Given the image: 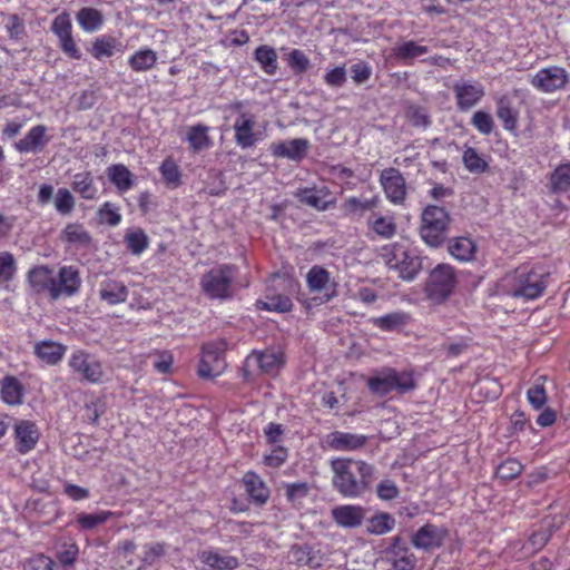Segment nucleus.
Instances as JSON below:
<instances>
[{"label": "nucleus", "instance_id": "f257e3e1", "mask_svg": "<svg viewBox=\"0 0 570 570\" xmlns=\"http://www.w3.org/2000/svg\"><path fill=\"white\" fill-rule=\"evenodd\" d=\"M333 485L345 498H358L371 487L375 469L372 464L348 458L331 460Z\"/></svg>", "mask_w": 570, "mask_h": 570}, {"label": "nucleus", "instance_id": "f03ea898", "mask_svg": "<svg viewBox=\"0 0 570 570\" xmlns=\"http://www.w3.org/2000/svg\"><path fill=\"white\" fill-rule=\"evenodd\" d=\"M549 273L541 266L521 265L504 278L507 293L512 297L535 299L547 288Z\"/></svg>", "mask_w": 570, "mask_h": 570}, {"label": "nucleus", "instance_id": "7ed1b4c3", "mask_svg": "<svg viewBox=\"0 0 570 570\" xmlns=\"http://www.w3.org/2000/svg\"><path fill=\"white\" fill-rule=\"evenodd\" d=\"M380 258L385 266L405 281H413L422 269V259L404 243H391L381 247Z\"/></svg>", "mask_w": 570, "mask_h": 570}, {"label": "nucleus", "instance_id": "20e7f679", "mask_svg": "<svg viewBox=\"0 0 570 570\" xmlns=\"http://www.w3.org/2000/svg\"><path fill=\"white\" fill-rule=\"evenodd\" d=\"M420 235L423 242L430 247L441 246L449 230L450 215L440 206L429 205L421 215Z\"/></svg>", "mask_w": 570, "mask_h": 570}, {"label": "nucleus", "instance_id": "39448f33", "mask_svg": "<svg viewBox=\"0 0 570 570\" xmlns=\"http://www.w3.org/2000/svg\"><path fill=\"white\" fill-rule=\"evenodd\" d=\"M370 391L377 395H386L393 391L400 394L415 389L411 372H397L394 368H383L367 380Z\"/></svg>", "mask_w": 570, "mask_h": 570}, {"label": "nucleus", "instance_id": "423d86ee", "mask_svg": "<svg viewBox=\"0 0 570 570\" xmlns=\"http://www.w3.org/2000/svg\"><path fill=\"white\" fill-rule=\"evenodd\" d=\"M236 275L233 265H220L203 275L200 288L210 299H227L232 296V283Z\"/></svg>", "mask_w": 570, "mask_h": 570}, {"label": "nucleus", "instance_id": "0eeeda50", "mask_svg": "<svg viewBox=\"0 0 570 570\" xmlns=\"http://www.w3.org/2000/svg\"><path fill=\"white\" fill-rule=\"evenodd\" d=\"M456 286L454 268L449 264H439L430 273L425 284V293L434 303H443Z\"/></svg>", "mask_w": 570, "mask_h": 570}, {"label": "nucleus", "instance_id": "6e6552de", "mask_svg": "<svg viewBox=\"0 0 570 570\" xmlns=\"http://www.w3.org/2000/svg\"><path fill=\"white\" fill-rule=\"evenodd\" d=\"M72 374L82 382L99 384L104 381L105 371L99 358L85 351L76 350L68 360Z\"/></svg>", "mask_w": 570, "mask_h": 570}, {"label": "nucleus", "instance_id": "1a4fd4ad", "mask_svg": "<svg viewBox=\"0 0 570 570\" xmlns=\"http://www.w3.org/2000/svg\"><path fill=\"white\" fill-rule=\"evenodd\" d=\"M224 341L209 342L203 346L202 358L198 365V375L203 379L219 376L226 368Z\"/></svg>", "mask_w": 570, "mask_h": 570}, {"label": "nucleus", "instance_id": "9d476101", "mask_svg": "<svg viewBox=\"0 0 570 570\" xmlns=\"http://www.w3.org/2000/svg\"><path fill=\"white\" fill-rule=\"evenodd\" d=\"M284 363L283 353L275 350H266L263 352L253 351L245 360L244 376L249 380L255 372L273 373L277 371Z\"/></svg>", "mask_w": 570, "mask_h": 570}, {"label": "nucleus", "instance_id": "9b49d317", "mask_svg": "<svg viewBox=\"0 0 570 570\" xmlns=\"http://www.w3.org/2000/svg\"><path fill=\"white\" fill-rule=\"evenodd\" d=\"M306 284L311 293L323 294L324 301L328 302L336 296V282L331 273L321 265H314L306 274Z\"/></svg>", "mask_w": 570, "mask_h": 570}, {"label": "nucleus", "instance_id": "f8f14e48", "mask_svg": "<svg viewBox=\"0 0 570 570\" xmlns=\"http://www.w3.org/2000/svg\"><path fill=\"white\" fill-rule=\"evenodd\" d=\"M380 183L386 195V198L395 204H403L406 197L405 179L401 171L396 168L390 167L382 170L380 175Z\"/></svg>", "mask_w": 570, "mask_h": 570}, {"label": "nucleus", "instance_id": "ddd939ff", "mask_svg": "<svg viewBox=\"0 0 570 570\" xmlns=\"http://www.w3.org/2000/svg\"><path fill=\"white\" fill-rule=\"evenodd\" d=\"M568 82L567 71L557 66L539 70L531 79V85L542 92H553Z\"/></svg>", "mask_w": 570, "mask_h": 570}, {"label": "nucleus", "instance_id": "4468645a", "mask_svg": "<svg viewBox=\"0 0 570 570\" xmlns=\"http://www.w3.org/2000/svg\"><path fill=\"white\" fill-rule=\"evenodd\" d=\"M446 534L445 528L426 523L412 535L411 542L416 549L431 551L442 546Z\"/></svg>", "mask_w": 570, "mask_h": 570}, {"label": "nucleus", "instance_id": "2eb2a0df", "mask_svg": "<svg viewBox=\"0 0 570 570\" xmlns=\"http://www.w3.org/2000/svg\"><path fill=\"white\" fill-rule=\"evenodd\" d=\"M331 196L332 194L326 186L304 187L295 191V197L299 203L320 212L326 210L334 204V199H331Z\"/></svg>", "mask_w": 570, "mask_h": 570}, {"label": "nucleus", "instance_id": "dca6fc26", "mask_svg": "<svg viewBox=\"0 0 570 570\" xmlns=\"http://www.w3.org/2000/svg\"><path fill=\"white\" fill-rule=\"evenodd\" d=\"M453 90L461 111L470 110L484 96V88L479 82L460 81L453 86Z\"/></svg>", "mask_w": 570, "mask_h": 570}, {"label": "nucleus", "instance_id": "f3484780", "mask_svg": "<svg viewBox=\"0 0 570 570\" xmlns=\"http://www.w3.org/2000/svg\"><path fill=\"white\" fill-rule=\"evenodd\" d=\"M40 438L37 425L28 420L18 421L14 424L16 450L20 454H27L32 451Z\"/></svg>", "mask_w": 570, "mask_h": 570}, {"label": "nucleus", "instance_id": "a211bd4d", "mask_svg": "<svg viewBox=\"0 0 570 570\" xmlns=\"http://www.w3.org/2000/svg\"><path fill=\"white\" fill-rule=\"evenodd\" d=\"M331 514L332 519L338 527L344 529H355L363 523L366 517V511L361 505L343 504L333 508Z\"/></svg>", "mask_w": 570, "mask_h": 570}, {"label": "nucleus", "instance_id": "6ab92c4d", "mask_svg": "<svg viewBox=\"0 0 570 570\" xmlns=\"http://www.w3.org/2000/svg\"><path fill=\"white\" fill-rule=\"evenodd\" d=\"M81 285L79 272L73 266H63L59 269L58 277H55V292L52 299L59 298L61 295L72 296Z\"/></svg>", "mask_w": 570, "mask_h": 570}, {"label": "nucleus", "instance_id": "aec40b11", "mask_svg": "<svg viewBox=\"0 0 570 570\" xmlns=\"http://www.w3.org/2000/svg\"><path fill=\"white\" fill-rule=\"evenodd\" d=\"M256 125L255 116L248 112H240L234 122L235 141L242 149L253 147L257 137L254 132Z\"/></svg>", "mask_w": 570, "mask_h": 570}, {"label": "nucleus", "instance_id": "412c9836", "mask_svg": "<svg viewBox=\"0 0 570 570\" xmlns=\"http://www.w3.org/2000/svg\"><path fill=\"white\" fill-rule=\"evenodd\" d=\"M48 142L49 137L47 136V127L43 125H37L33 126L22 139L17 141L14 147L22 154H36L41 151Z\"/></svg>", "mask_w": 570, "mask_h": 570}, {"label": "nucleus", "instance_id": "4be33fe9", "mask_svg": "<svg viewBox=\"0 0 570 570\" xmlns=\"http://www.w3.org/2000/svg\"><path fill=\"white\" fill-rule=\"evenodd\" d=\"M389 560L395 570H413L417 559L411 550L401 544L399 537L393 538V543L387 549Z\"/></svg>", "mask_w": 570, "mask_h": 570}, {"label": "nucleus", "instance_id": "5701e85b", "mask_svg": "<svg viewBox=\"0 0 570 570\" xmlns=\"http://www.w3.org/2000/svg\"><path fill=\"white\" fill-rule=\"evenodd\" d=\"M66 351V345L52 340L39 341L33 345L35 355L47 365H57L60 363Z\"/></svg>", "mask_w": 570, "mask_h": 570}, {"label": "nucleus", "instance_id": "b1692460", "mask_svg": "<svg viewBox=\"0 0 570 570\" xmlns=\"http://www.w3.org/2000/svg\"><path fill=\"white\" fill-rule=\"evenodd\" d=\"M309 142L305 138H295L272 145V153L276 157L301 160L306 156Z\"/></svg>", "mask_w": 570, "mask_h": 570}, {"label": "nucleus", "instance_id": "393cba45", "mask_svg": "<svg viewBox=\"0 0 570 570\" xmlns=\"http://www.w3.org/2000/svg\"><path fill=\"white\" fill-rule=\"evenodd\" d=\"M327 445L334 451H354L362 448L366 436L362 434L335 431L327 435Z\"/></svg>", "mask_w": 570, "mask_h": 570}, {"label": "nucleus", "instance_id": "a878e982", "mask_svg": "<svg viewBox=\"0 0 570 570\" xmlns=\"http://www.w3.org/2000/svg\"><path fill=\"white\" fill-rule=\"evenodd\" d=\"M59 238L76 248H88L91 246L92 237L82 224L68 223L60 232Z\"/></svg>", "mask_w": 570, "mask_h": 570}, {"label": "nucleus", "instance_id": "bb28decb", "mask_svg": "<svg viewBox=\"0 0 570 570\" xmlns=\"http://www.w3.org/2000/svg\"><path fill=\"white\" fill-rule=\"evenodd\" d=\"M199 560L213 570H235L240 562L237 557L220 553L217 550H203L198 553Z\"/></svg>", "mask_w": 570, "mask_h": 570}, {"label": "nucleus", "instance_id": "cd10ccee", "mask_svg": "<svg viewBox=\"0 0 570 570\" xmlns=\"http://www.w3.org/2000/svg\"><path fill=\"white\" fill-rule=\"evenodd\" d=\"M129 291L122 282L105 279L100 283L99 296L108 305H116L127 301Z\"/></svg>", "mask_w": 570, "mask_h": 570}, {"label": "nucleus", "instance_id": "c85d7f7f", "mask_svg": "<svg viewBox=\"0 0 570 570\" xmlns=\"http://www.w3.org/2000/svg\"><path fill=\"white\" fill-rule=\"evenodd\" d=\"M55 277L53 271L48 266H38L28 273L30 286L38 293L48 292L51 297L55 292Z\"/></svg>", "mask_w": 570, "mask_h": 570}, {"label": "nucleus", "instance_id": "c756f323", "mask_svg": "<svg viewBox=\"0 0 570 570\" xmlns=\"http://www.w3.org/2000/svg\"><path fill=\"white\" fill-rule=\"evenodd\" d=\"M243 482L246 492L255 503L262 505L267 502L269 489L256 473L247 472L243 478Z\"/></svg>", "mask_w": 570, "mask_h": 570}, {"label": "nucleus", "instance_id": "7c9ffc66", "mask_svg": "<svg viewBox=\"0 0 570 570\" xmlns=\"http://www.w3.org/2000/svg\"><path fill=\"white\" fill-rule=\"evenodd\" d=\"M368 229L377 236L389 239L396 233V224L392 216H383L379 213H372L367 218Z\"/></svg>", "mask_w": 570, "mask_h": 570}, {"label": "nucleus", "instance_id": "2f4dec72", "mask_svg": "<svg viewBox=\"0 0 570 570\" xmlns=\"http://www.w3.org/2000/svg\"><path fill=\"white\" fill-rule=\"evenodd\" d=\"M428 52L429 48L426 46H422L414 40L402 41L393 48V56L405 63H412L414 59Z\"/></svg>", "mask_w": 570, "mask_h": 570}, {"label": "nucleus", "instance_id": "473e14b6", "mask_svg": "<svg viewBox=\"0 0 570 570\" xmlns=\"http://www.w3.org/2000/svg\"><path fill=\"white\" fill-rule=\"evenodd\" d=\"M372 324L385 332L396 331L407 325L410 315L402 311L392 312L383 316L372 318Z\"/></svg>", "mask_w": 570, "mask_h": 570}, {"label": "nucleus", "instance_id": "72a5a7b5", "mask_svg": "<svg viewBox=\"0 0 570 570\" xmlns=\"http://www.w3.org/2000/svg\"><path fill=\"white\" fill-rule=\"evenodd\" d=\"M1 399L8 405H19L23 399V386L14 376H6L1 382Z\"/></svg>", "mask_w": 570, "mask_h": 570}, {"label": "nucleus", "instance_id": "f704fd0d", "mask_svg": "<svg viewBox=\"0 0 570 570\" xmlns=\"http://www.w3.org/2000/svg\"><path fill=\"white\" fill-rule=\"evenodd\" d=\"M71 188L78 193L81 198L94 200L97 198L98 188L94 183V178L89 171L78 173L72 177Z\"/></svg>", "mask_w": 570, "mask_h": 570}, {"label": "nucleus", "instance_id": "c9c22d12", "mask_svg": "<svg viewBox=\"0 0 570 570\" xmlns=\"http://www.w3.org/2000/svg\"><path fill=\"white\" fill-rule=\"evenodd\" d=\"M475 244L468 237H455L449 243V253L458 261L470 262L474 258Z\"/></svg>", "mask_w": 570, "mask_h": 570}, {"label": "nucleus", "instance_id": "e433bc0d", "mask_svg": "<svg viewBox=\"0 0 570 570\" xmlns=\"http://www.w3.org/2000/svg\"><path fill=\"white\" fill-rule=\"evenodd\" d=\"M77 22L86 32L98 31L104 24V14L95 8L85 7L77 13Z\"/></svg>", "mask_w": 570, "mask_h": 570}, {"label": "nucleus", "instance_id": "4c0bfd02", "mask_svg": "<svg viewBox=\"0 0 570 570\" xmlns=\"http://www.w3.org/2000/svg\"><path fill=\"white\" fill-rule=\"evenodd\" d=\"M377 197L370 199L350 197L344 202L342 208L347 216L360 218L364 215L365 212L373 210L377 206Z\"/></svg>", "mask_w": 570, "mask_h": 570}, {"label": "nucleus", "instance_id": "58836bf2", "mask_svg": "<svg viewBox=\"0 0 570 570\" xmlns=\"http://www.w3.org/2000/svg\"><path fill=\"white\" fill-rule=\"evenodd\" d=\"M157 59V53L154 50L145 48L130 56L128 63L132 70L141 72L150 70L156 65Z\"/></svg>", "mask_w": 570, "mask_h": 570}, {"label": "nucleus", "instance_id": "ea45409f", "mask_svg": "<svg viewBox=\"0 0 570 570\" xmlns=\"http://www.w3.org/2000/svg\"><path fill=\"white\" fill-rule=\"evenodd\" d=\"M255 59L267 75H275L277 71V53L273 47L259 46L255 50Z\"/></svg>", "mask_w": 570, "mask_h": 570}, {"label": "nucleus", "instance_id": "a19ab883", "mask_svg": "<svg viewBox=\"0 0 570 570\" xmlns=\"http://www.w3.org/2000/svg\"><path fill=\"white\" fill-rule=\"evenodd\" d=\"M187 141L194 151H200L212 146L208 136V127L205 125H196L188 129Z\"/></svg>", "mask_w": 570, "mask_h": 570}, {"label": "nucleus", "instance_id": "79ce46f5", "mask_svg": "<svg viewBox=\"0 0 570 570\" xmlns=\"http://www.w3.org/2000/svg\"><path fill=\"white\" fill-rule=\"evenodd\" d=\"M125 243L132 255L139 256L148 248L149 238L140 228L130 229L125 235Z\"/></svg>", "mask_w": 570, "mask_h": 570}, {"label": "nucleus", "instance_id": "37998d69", "mask_svg": "<svg viewBox=\"0 0 570 570\" xmlns=\"http://www.w3.org/2000/svg\"><path fill=\"white\" fill-rule=\"evenodd\" d=\"M108 176L111 183L121 191L129 190L132 187V174L121 164L108 168Z\"/></svg>", "mask_w": 570, "mask_h": 570}, {"label": "nucleus", "instance_id": "c03bdc74", "mask_svg": "<svg viewBox=\"0 0 570 570\" xmlns=\"http://www.w3.org/2000/svg\"><path fill=\"white\" fill-rule=\"evenodd\" d=\"M119 46V41L111 36L98 37L92 42L91 55L96 59L109 58L114 56L115 50Z\"/></svg>", "mask_w": 570, "mask_h": 570}, {"label": "nucleus", "instance_id": "a18cd8bd", "mask_svg": "<svg viewBox=\"0 0 570 570\" xmlns=\"http://www.w3.org/2000/svg\"><path fill=\"white\" fill-rule=\"evenodd\" d=\"M395 525V519L386 513L382 512L370 519L366 531L371 534L382 535L393 530Z\"/></svg>", "mask_w": 570, "mask_h": 570}, {"label": "nucleus", "instance_id": "49530a36", "mask_svg": "<svg viewBox=\"0 0 570 570\" xmlns=\"http://www.w3.org/2000/svg\"><path fill=\"white\" fill-rule=\"evenodd\" d=\"M550 187L554 193L570 188V163L559 165L550 175Z\"/></svg>", "mask_w": 570, "mask_h": 570}, {"label": "nucleus", "instance_id": "de8ad7c7", "mask_svg": "<svg viewBox=\"0 0 570 570\" xmlns=\"http://www.w3.org/2000/svg\"><path fill=\"white\" fill-rule=\"evenodd\" d=\"M17 261L14 256L7 250L0 252V285L7 286L13 281L17 274Z\"/></svg>", "mask_w": 570, "mask_h": 570}, {"label": "nucleus", "instance_id": "09e8293b", "mask_svg": "<svg viewBox=\"0 0 570 570\" xmlns=\"http://www.w3.org/2000/svg\"><path fill=\"white\" fill-rule=\"evenodd\" d=\"M111 511H98L96 513H79L76 522L82 530H94L112 517Z\"/></svg>", "mask_w": 570, "mask_h": 570}, {"label": "nucleus", "instance_id": "8fccbe9b", "mask_svg": "<svg viewBox=\"0 0 570 570\" xmlns=\"http://www.w3.org/2000/svg\"><path fill=\"white\" fill-rule=\"evenodd\" d=\"M497 116L502 121L504 129L509 131L515 130L518 114L512 109L509 99L504 97L499 99Z\"/></svg>", "mask_w": 570, "mask_h": 570}, {"label": "nucleus", "instance_id": "3c124183", "mask_svg": "<svg viewBox=\"0 0 570 570\" xmlns=\"http://www.w3.org/2000/svg\"><path fill=\"white\" fill-rule=\"evenodd\" d=\"M261 304L263 309L278 313L288 312L293 307L292 299L281 294L267 295Z\"/></svg>", "mask_w": 570, "mask_h": 570}, {"label": "nucleus", "instance_id": "603ef678", "mask_svg": "<svg viewBox=\"0 0 570 570\" xmlns=\"http://www.w3.org/2000/svg\"><path fill=\"white\" fill-rule=\"evenodd\" d=\"M462 160L470 173H484L488 168L485 159L472 147L463 151Z\"/></svg>", "mask_w": 570, "mask_h": 570}, {"label": "nucleus", "instance_id": "864d4df0", "mask_svg": "<svg viewBox=\"0 0 570 570\" xmlns=\"http://www.w3.org/2000/svg\"><path fill=\"white\" fill-rule=\"evenodd\" d=\"M286 61L295 75H302L311 68L309 58L299 49L291 50L286 57Z\"/></svg>", "mask_w": 570, "mask_h": 570}, {"label": "nucleus", "instance_id": "5fc2aeb1", "mask_svg": "<svg viewBox=\"0 0 570 570\" xmlns=\"http://www.w3.org/2000/svg\"><path fill=\"white\" fill-rule=\"evenodd\" d=\"M159 171L167 186L171 188L179 186L181 175L174 159H165L159 167Z\"/></svg>", "mask_w": 570, "mask_h": 570}, {"label": "nucleus", "instance_id": "6e6d98bb", "mask_svg": "<svg viewBox=\"0 0 570 570\" xmlns=\"http://www.w3.org/2000/svg\"><path fill=\"white\" fill-rule=\"evenodd\" d=\"M471 346V340L468 337H456L441 345L448 358H455L465 354Z\"/></svg>", "mask_w": 570, "mask_h": 570}, {"label": "nucleus", "instance_id": "4d7b16f0", "mask_svg": "<svg viewBox=\"0 0 570 570\" xmlns=\"http://www.w3.org/2000/svg\"><path fill=\"white\" fill-rule=\"evenodd\" d=\"M292 556L295 562L301 566H307L312 569L318 568L321 566L320 558L314 554L312 548L308 546L294 547L292 549Z\"/></svg>", "mask_w": 570, "mask_h": 570}, {"label": "nucleus", "instance_id": "13d9d810", "mask_svg": "<svg viewBox=\"0 0 570 570\" xmlns=\"http://www.w3.org/2000/svg\"><path fill=\"white\" fill-rule=\"evenodd\" d=\"M76 206V199L71 191L67 188H59L55 198V208L62 215L68 216L71 214Z\"/></svg>", "mask_w": 570, "mask_h": 570}, {"label": "nucleus", "instance_id": "bf43d9fd", "mask_svg": "<svg viewBox=\"0 0 570 570\" xmlns=\"http://www.w3.org/2000/svg\"><path fill=\"white\" fill-rule=\"evenodd\" d=\"M98 218L101 224L115 227L121 222L119 208L114 204L106 202L98 210Z\"/></svg>", "mask_w": 570, "mask_h": 570}, {"label": "nucleus", "instance_id": "052dcab7", "mask_svg": "<svg viewBox=\"0 0 570 570\" xmlns=\"http://www.w3.org/2000/svg\"><path fill=\"white\" fill-rule=\"evenodd\" d=\"M523 465L515 459H507L497 468V476L501 480H513L521 474Z\"/></svg>", "mask_w": 570, "mask_h": 570}, {"label": "nucleus", "instance_id": "680f3d73", "mask_svg": "<svg viewBox=\"0 0 570 570\" xmlns=\"http://www.w3.org/2000/svg\"><path fill=\"white\" fill-rule=\"evenodd\" d=\"M167 551V544L164 542H151L144 546V557L141 561L147 566H153L158 559L164 557Z\"/></svg>", "mask_w": 570, "mask_h": 570}, {"label": "nucleus", "instance_id": "e2e57ef3", "mask_svg": "<svg viewBox=\"0 0 570 570\" xmlns=\"http://www.w3.org/2000/svg\"><path fill=\"white\" fill-rule=\"evenodd\" d=\"M79 548L75 542L63 543L57 551V560L62 567L72 566L78 559Z\"/></svg>", "mask_w": 570, "mask_h": 570}, {"label": "nucleus", "instance_id": "0e129e2a", "mask_svg": "<svg viewBox=\"0 0 570 570\" xmlns=\"http://www.w3.org/2000/svg\"><path fill=\"white\" fill-rule=\"evenodd\" d=\"M51 30L58 39L71 36L72 24L69 14L66 12L58 14L52 21Z\"/></svg>", "mask_w": 570, "mask_h": 570}, {"label": "nucleus", "instance_id": "69168bd1", "mask_svg": "<svg viewBox=\"0 0 570 570\" xmlns=\"http://www.w3.org/2000/svg\"><path fill=\"white\" fill-rule=\"evenodd\" d=\"M471 124L483 135L491 134L494 126L491 115L482 110L474 112Z\"/></svg>", "mask_w": 570, "mask_h": 570}, {"label": "nucleus", "instance_id": "338daca9", "mask_svg": "<svg viewBox=\"0 0 570 570\" xmlns=\"http://www.w3.org/2000/svg\"><path fill=\"white\" fill-rule=\"evenodd\" d=\"M285 495L292 503H296L308 493V487L305 482H295L285 484Z\"/></svg>", "mask_w": 570, "mask_h": 570}, {"label": "nucleus", "instance_id": "774afa93", "mask_svg": "<svg viewBox=\"0 0 570 570\" xmlns=\"http://www.w3.org/2000/svg\"><path fill=\"white\" fill-rule=\"evenodd\" d=\"M26 570H56V563L46 556H36L29 560Z\"/></svg>", "mask_w": 570, "mask_h": 570}]
</instances>
